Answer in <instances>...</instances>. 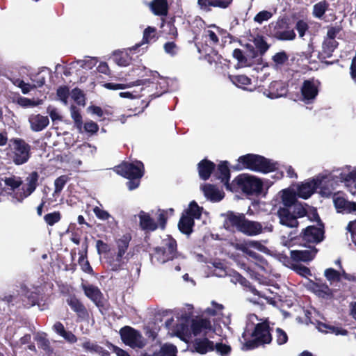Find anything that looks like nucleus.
Returning <instances> with one entry per match:
<instances>
[{
  "label": "nucleus",
  "instance_id": "obj_1",
  "mask_svg": "<svg viewBox=\"0 0 356 356\" xmlns=\"http://www.w3.org/2000/svg\"><path fill=\"white\" fill-rule=\"evenodd\" d=\"M272 221L258 222L250 220L245 218L244 214H236L230 212L227 214V222L235 227L238 231L243 234L254 236L264 233H271L274 227Z\"/></svg>",
  "mask_w": 356,
  "mask_h": 356
},
{
  "label": "nucleus",
  "instance_id": "obj_2",
  "mask_svg": "<svg viewBox=\"0 0 356 356\" xmlns=\"http://www.w3.org/2000/svg\"><path fill=\"white\" fill-rule=\"evenodd\" d=\"M233 168L235 170L249 169L252 171L268 173L277 169V163L259 155L248 154L240 156L238 163L233 166Z\"/></svg>",
  "mask_w": 356,
  "mask_h": 356
},
{
  "label": "nucleus",
  "instance_id": "obj_3",
  "mask_svg": "<svg viewBox=\"0 0 356 356\" xmlns=\"http://www.w3.org/2000/svg\"><path fill=\"white\" fill-rule=\"evenodd\" d=\"M177 242L172 237L168 236L163 239L161 245L155 248L151 254V261L153 264H164L177 257Z\"/></svg>",
  "mask_w": 356,
  "mask_h": 356
},
{
  "label": "nucleus",
  "instance_id": "obj_4",
  "mask_svg": "<svg viewBox=\"0 0 356 356\" xmlns=\"http://www.w3.org/2000/svg\"><path fill=\"white\" fill-rule=\"evenodd\" d=\"M270 326L267 323L262 322L256 324L251 334L252 339H245L244 346L246 350H253L261 346L269 344L272 341Z\"/></svg>",
  "mask_w": 356,
  "mask_h": 356
},
{
  "label": "nucleus",
  "instance_id": "obj_5",
  "mask_svg": "<svg viewBox=\"0 0 356 356\" xmlns=\"http://www.w3.org/2000/svg\"><path fill=\"white\" fill-rule=\"evenodd\" d=\"M230 191L241 190L243 193L254 195L261 193L262 181L254 176L248 174H241L237 176L232 181Z\"/></svg>",
  "mask_w": 356,
  "mask_h": 356
},
{
  "label": "nucleus",
  "instance_id": "obj_6",
  "mask_svg": "<svg viewBox=\"0 0 356 356\" xmlns=\"http://www.w3.org/2000/svg\"><path fill=\"white\" fill-rule=\"evenodd\" d=\"M122 341L130 348L143 349L146 346V340L138 330L125 325L120 330Z\"/></svg>",
  "mask_w": 356,
  "mask_h": 356
},
{
  "label": "nucleus",
  "instance_id": "obj_7",
  "mask_svg": "<svg viewBox=\"0 0 356 356\" xmlns=\"http://www.w3.org/2000/svg\"><path fill=\"white\" fill-rule=\"evenodd\" d=\"M213 275L220 277H227L229 281L241 287L251 288L250 282L238 272L225 268L224 265L220 262H213Z\"/></svg>",
  "mask_w": 356,
  "mask_h": 356
},
{
  "label": "nucleus",
  "instance_id": "obj_8",
  "mask_svg": "<svg viewBox=\"0 0 356 356\" xmlns=\"http://www.w3.org/2000/svg\"><path fill=\"white\" fill-rule=\"evenodd\" d=\"M10 142L13 144V162L17 165L27 163L31 155V145L22 138H13Z\"/></svg>",
  "mask_w": 356,
  "mask_h": 356
},
{
  "label": "nucleus",
  "instance_id": "obj_9",
  "mask_svg": "<svg viewBox=\"0 0 356 356\" xmlns=\"http://www.w3.org/2000/svg\"><path fill=\"white\" fill-rule=\"evenodd\" d=\"M39 174L36 171L30 172L25 178V184L21 192L15 193L12 195L14 203H22L24 200L29 197L39 185Z\"/></svg>",
  "mask_w": 356,
  "mask_h": 356
},
{
  "label": "nucleus",
  "instance_id": "obj_10",
  "mask_svg": "<svg viewBox=\"0 0 356 356\" xmlns=\"http://www.w3.org/2000/svg\"><path fill=\"white\" fill-rule=\"evenodd\" d=\"M117 174L129 179H140L144 174V165L141 161H135L132 163H123L115 168Z\"/></svg>",
  "mask_w": 356,
  "mask_h": 356
},
{
  "label": "nucleus",
  "instance_id": "obj_11",
  "mask_svg": "<svg viewBox=\"0 0 356 356\" xmlns=\"http://www.w3.org/2000/svg\"><path fill=\"white\" fill-rule=\"evenodd\" d=\"M328 176L319 175L315 178L308 179L305 182L298 185L297 188V195L303 199L309 197L316 191V188L323 185V182L328 179Z\"/></svg>",
  "mask_w": 356,
  "mask_h": 356
},
{
  "label": "nucleus",
  "instance_id": "obj_12",
  "mask_svg": "<svg viewBox=\"0 0 356 356\" xmlns=\"http://www.w3.org/2000/svg\"><path fill=\"white\" fill-rule=\"evenodd\" d=\"M61 293L65 298L67 305L76 313L79 318L86 320L89 318L88 309L76 295L72 293L70 291H61Z\"/></svg>",
  "mask_w": 356,
  "mask_h": 356
},
{
  "label": "nucleus",
  "instance_id": "obj_13",
  "mask_svg": "<svg viewBox=\"0 0 356 356\" xmlns=\"http://www.w3.org/2000/svg\"><path fill=\"white\" fill-rule=\"evenodd\" d=\"M319 82L314 79L304 81L301 87L302 100L306 104L312 103L318 93Z\"/></svg>",
  "mask_w": 356,
  "mask_h": 356
},
{
  "label": "nucleus",
  "instance_id": "obj_14",
  "mask_svg": "<svg viewBox=\"0 0 356 356\" xmlns=\"http://www.w3.org/2000/svg\"><path fill=\"white\" fill-rule=\"evenodd\" d=\"M191 328L194 336H197L204 332V336H207L209 332H215L212 327L211 322L209 318L197 317L191 321Z\"/></svg>",
  "mask_w": 356,
  "mask_h": 356
},
{
  "label": "nucleus",
  "instance_id": "obj_15",
  "mask_svg": "<svg viewBox=\"0 0 356 356\" xmlns=\"http://www.w3.org/2000/svg\"><path fill=\"white\" fill-rule=\"evenodd\" d=\"M287 92V87L284 82L275 81L263 90V94L270 99H277L285 96Z\"/></svg>",
  "mask_w": 356,
  "mask_h": 356
},
{
  "label": "nucleus",
  "instance_id": "obj_16",
  "mask_svg": "<svg viewBox=\"0 0 356 356\" xmlns=\"http://www.w3.org/2000/svg\"><path fill=\"white\" fill-rule=\"evenodd\" d=\"M277 215L282 225L290 228H296L298 226V216L293 214L289 208L280 207Z\"/></svg>",
  "mask_w": 356,
  "mask_h": 356
},
{
  "label": "nucleus",
  "instance_id": "obj_17",
  "mask_svg": "<svg viewBox=\"0 0 356 356\" xmlns=\"http://www.w3.org/2000/svg\"><path fill=\"white\" fill-rule=\"evenodd\" d=\"M191 350L201 355L214 350V343L207 336L203 338H195L191 343Z\"/></svg>",
  "mask_w": 356,
  "mask_h": 356
},
{
  "label": "nucleus",
  "instance_id": "obj_18",
  "mask_svg": "<svg viewBox=\"0 0 356 356\" xmlns=\"http://www.w3.org/2000/svg\"><path fill=\"white\" fill-rule=\"evenodd\" d=\"M323 227L322 225L319 227L308 226L303 231V239L309 243H319L323 239Z\"/></svg>",
  "mask_w": 356,
  "mask_h": 356
},
{
  "label": "nucleus",
  "instance_id": "obj_19",
  "mask_svg": "<svg viewBox=\"0 0 356 356\" xmlns=\"http://www.w3.org/2000/svg\"><path fill=\"white\" fill-rule=\"evenodd\" d=\"M29 122L32 131L39 132L44 130L49 125V120L47 116L32 114L29 117Z\"/></svg>",
  "mask_w": 356,
  "mask_h": 356
},
{
  "label": "nucleus",
  "instance_id": "obj_20",
  "mask_svg": "<svg viewBox=\"0 0 356 356\" xmlns=\"http://www.w3.org/2000/svg\"><path fill=\"white\" fill-rule=\"evenodd\" d=\"M154 81L152 79H138L136 81L130 82L127 84H120V83H107L104 84V87L109 90H123L125 88H131L133 86H145L149 87L151 83Z\"/></svg>",
  "mask_w": 356,
  "mask_h": 356
},
{
  "label": "nucleus",
  "instance_id": "obj_21",
  "mask_svg": "<svg viewBox=\"0 0 356 356\" xmlns=\"http://www.w3.org/2000/svg\"><path fill=\"white\" fill-rule=\"evenodd\" d=\"M254 295L257 296V300H253L254 303L257 304H264L261 299H264L266 303H268L272 305H276L278 301H282V297L278 296L277 293H275L273 291H268V294H266L264 291H252Z\"/></svg>",
  "mask_w": 356,
  "mask_h": 356
},
{
  "label": "nucleus",
  "instance_id": "obj_22",
  "mask_svg": "<svg viewBox=\"0 0 356 356\" xmlns=\"http://www.w3.org/2000/svg\"><path fill=\"white\" fill-rule=\"evenodd\" d=\"M317 252V250L314 248H309L306 250H291L290 252L291 259L295 261H303L307 262L312 261L316 254Z\"/></svg>",
  "mask_w": 356,
  "mask_h": 356
},
{
  "label": "nucleus",
  "instance_id": "obj_23",
  "mask_svg": "<svg viewBox=\"0 0 356 356\" xmlns=\"http://www.w3.org/2000/svg\"><path fill=\"white\" fill-rule=\"evenodd\" d=\"M333 201L338 212L348 213L356 211L355 202H349L344 197L338 195L334 197Z\"/></svg>",
  "mask_w": 356,
  "mask_h": 356
},
{
  "label": "nucleus",
  "instance_id": "obj_24",
  "mask_svg": "<svg viewBox=\"0 0 356 356\" xmlns=\"http://www.w3.org/2000/svg\"><path fill=\"white\" fill-rule=\"evenodd\" d=\"M222 33V29L215 25H211L207 29H204L202 36L205 38L206 42H209V45L213 46L218 43L219 35H221Z\"/></svg>",
  "mask_w": 356,
  "mask_h": 356
},
{
  "label": "nucleus",
  "instance_id": "obj_25",
  "mask_svg": "<svg viewBox=\"0 0 356 356\" xmlns=\"http://www.w3.org/2000/svg\"><path fill=\"white\" fill-rule=\"evenodd\" d=\"M283 21H278L275 27L274 36L280 40H293L296 38V34L293 29L281 30L280 28Z\"/></svg>",
  "mask_w": 356,
  "mask_h": 356
},
{
  "label": "nucleus",
  "instance_id": "obj_26",
  "mask_svg": "<svg viewBox=\"0 0 356 356\" xmlns=\"http://www.w3.org/2000/svg\"><path fill=\"white\" fill-rule=\"evenodd\" d=\"M204 195L211 201L218 202L223 197L222 193L216 186L207 184L202 186Z\"/></svg>",
  "mask_w": 356,
  "mask_h": 356
},
{
  "label": "nucleus",
  "instance_id": "obj_27",
  "mask_svg": "<svg viewBox=\"0 0 356 356\" xmlns=\"http://www.w3.org/2000/svg\"><path fill=\"white\" fill-rule=\"evenodd\" d=\"M85 295L99 309H105L108 300L101 291H84Z\"/></svg>",
  "mask_w": 356,
  "mask_h": 356
},
{
  "label": "nucleus",
  "instance_id": "obj_28",
  "mask_svg": "<svg viewBox=\"0 0 356 356\" xmlns=\"http://www.w3.org/2000/svg\"><path fill=\"white\" fill-rule=\"evenodd\" d=\"M215 164L207 159L201 161L198 163V172L200 177L203 180H207L212 171L214 170Z\"/></svg>",
  "mask_w": 356,
  "mask_h": 356
},
{
  "label": "nucleus",
  "instance_id": "obj_29",
  "mask_svg": "<svg viewBox=\"0 0 356 356\" xmlns=\"http://www.w3.org/2000/svg\"><path fill=\"white\" fill-rule=\"evenodd\" d=\"M139 218L140 225L143 230L152 232L157 229V223L150 217L149 213L141 211Z\"/></svg>",
  "mask_w": 356,
  "mask_h": 356
},
{
  "label": "nucleus",
  "instance_id": "obj_30",
  "mask_svg": "<svg viewBox=\"0 0 356 356\" xmlns=\"http://www.w3.org/2000/svg\"><path fill=\"white\" fill-rule=\"evenodd\" d=\"M38 346L42 349L47 356H52L54 353V348L51 346L49 340L47 338L46 333H42L35 337Z\"/></svg>",
  "mask_w": 356,
  "mask_h": 356
},
{
  "label": "nucleus",
  "instance_id": "obj_31",
  "mask_svg": "<svg viewBox=\"0 0 356 356\" xmlns=\"http://www.w3.org/2000/svg\"><path fill=\"white\" fill-rule=\"evenodd\" d=\"M337 45L338 42L336 40L325 38L322 44V50L318 54L319 58L321 59H325L331 57Z\"/></svg>",
  "mask_w": 356,
  "mask_h": 356
},
{
  "label": "nucleus",
  "instance_id": "obj_32",
  "mask_svg": "<svg viewBox=\"0 0 356 356\" xmlns=\"http://www.w3.org/2000/svg\"><path fill=\"white\" fill-rule=\"evenodd\" d=\"M228 163L227 161L221 162L218 167V177L221 179V181L224 183L227 189L230 190V187L232 186V183L229 184V180L230 178L229 169L228 168Z\"/></svg>",
  "mask_w": 356,
  "mask_h": 356
},
{
  "label": "nucleus",
  "instance_id": "obj_33",
  "mask_svg": "<svg viewBox=\"0 0 356 356\" xmlns=\"http://www.w3.org/2000/svg\"><path fill=\"white\" fill-rule=\"evenodd\" d=\"M193 218L189 216L188 215H185L184 213H183L178 224L179 230L186 235H190L193 232Z\"/></svg>",
  "mask_w": 356,
  "mask_h": 356
},
{
  "label": "nucleus",
  "instance_id": "obj_34",
  "mask_svg": "<svg viewBox=\"0 0 356 356\" xmlns=\"http://www.w3.org/2000/svg\"><path fill=\"white\" fill-rule=\"evenodd\" d=\"M293 269L297 274L305 277L303 284L307 286V289H314V283L307 279V276L311 275V271L307 267L301 264H294Z\"/></svg>",
  "mask_w": 356,
  "mask_h": 356
},
{
  "label": "nucleus",
  "instance_id": "obj_35",
  "mask_svg": "<svg viewBox=\"0 0 356 356\" xmlns=\"http://www.w3.org/2000/svg\"><path fill=\"white\" fill-rule=\"evenodd\" d=\"M150 7L156 15L165 16L168 14V6L166 0H153Z\"/></svg>",
  "mask_w": 356,
  "mask_h": 356
},
{
  "label": "nucleus",
  "instance_id": "obj_36",
  "mask_svg": "<svg viewBox=\"0 0 356 356\" xmlns=\"http://www.w3.org/2000/svg\"><path fill=\"white\" fill-rule=\"evenodd\" d=\"M318 329L321 332L325 333H334L337 335H346L348 334V331L346 329L339 328L322 322L318 323Z\"/></svg>",
  "mask_w": 356,
  "mask_h": 356
},
{
  "label": "nucleus",
  "instance_id": "obj_37",
  "mask_svg": "<svg viewBox=\"0 0 356 356\" xmlns=\"http://www.w3.org/2000/svg\"><path fill=\"white\" fill-rule=\"evenodd\" d=\"M125 258L124 255L116 252L114 257L108 259V262L111 269L115 271L122 269L125 264Z\"/></svg>",
  "mask_w": 356,
  "mask_h": 356
},
{
  "label": "nucleus",
  "instance_id": "obj_38",
  "mask_svg": "<svg viewBox=\"0 0 356 356\" xmlns=\"http://www.w3.org/2000/svg\"><path fill=\"white\" fill-rule=\"evenodd\" d=\"M218 0H198V4L202 9L207 10L210 6L225 8L229 6V1Z\"/></svg>",
  "mask_w": 356,
  "mask_h": 356
},
{
  "label": "nucleus",
  "instance_id": "obj_39",
  "mask_svg": "<svg viewBox=\"0 0 356 356\" xmlns=\"http://www.w3.org/2000/svg\"><path fill=\"white\" fill-rule=\"evenodd\" d=\"M177 348L173 344L165 343L159 350L155 351L152 356H177Z\"/></svg>",
  "mask_w": 356,
  "mask_h": 356
},
{
  "label": "nucleus",
  "instance_id": "obj_40",
  "mask_svg": "<svg viewBox=\"0 0 356 356\" xmlns=\"http://www.w3.org/2000/svg\"><path fill=\"white\" fill-rule=\"evenodd\" d=\"M131 237L129 234H124L116 241L117 253L124 255L127 252Z\"/></svg>",
  "mask_w": 356,
  "mask_h": 356
},
{
  "label": "nucleus",
  "instance_id": "obj_41",
  "mask_svg": "<svg viewBox=\"0 0 356 356\" xmlns=\"http://www.w3.org/2000/svg\"><path fill=\"white\" fill-rule=\"evenodd\" d=\"M289 56L284 51L276 53L272 58L273 63L272 66L275 69H280L284 65V63L288 60Z\"/></svg>",
  "mask_w": 356,
  "mask_h": 356
},
{
  "label": "nucleus",
  "instance_id": "obj_42",
  "mask_svg": "<svg viewBox=\"0 0 356 356\" xmlns=\"http://www.w3.org/2000/svg\"><path fill=\"white\" fill-rule=\"evenodd\" d=\"M191 332V323L181 322L177 325V336L182 340H185L184 337H190Z\"/></svg>",
  "mask_w": 356,
  "mask_h": 356
},
{
  "label": "nucleus",
  "instance_id": "obj_43",
  "mask_svg": "<svg viewBox=\"0 0 356 356\" xmlns=\"http://www.w3.org/2000/svg\"><path fill=\"white\" fill-rule=\"evenodd\" d=\"M329 7V3L326 1H321L313 6L312 15L314 17L321 19Z\"/></svg>",
  "mask_w": 356,
  "mask_h": 356
},
{
  "label": "nucleus",
  "instance_id": "obj_44",
  "mask_svg": "<svg viewBox=\"0 0 356 356\" xmlns=\"http://www.w3.org/2000/svg\"><path fill=\"white\" fill-rule=\"evenodd\" d=\"M324 275L331 283L342 281V269L338 271L330 268L325 270Z\"/></svg>",
  "mask_w": 356,
  "mask_h": 356
},
{
  "label": "nucleus",
  "instance_id": "obj_45",
  "mask_svg": "<svg viewBox=\"0 0 356 356\" xmlns=\"http://www.w3.org/2000/svg\"><path fill=\"white\" fill-rule=\"evenodd\" d=\"M71 117L74 122L75 127L79 131L82 132L83 122L82 116L79 112V110L75 106H71L70 107Z\"/></svg>",
  "mask_w": 356,
  "mask_h": 356
},
{
  "label": "nucleus",
  "instance_id": "obj_46",
  "mask_svg": "<svg viewBox=\"0 0 356 356\" xmlns=\"http://www.w3.org/2000/svg\"><path fill=\"white\" fill-rule=\"evenodd\" d=\"M68 180L69 177L67 175H61L56 179L54 181L55 188L53 193L54 197L59 195Z\"/></svg>",
  "mask_w": 356,
  "mask_h": 356
},
{
  "label": "nucleus",
  "instance_id": "obj_47",
  "mask_svg": "<svg viewBox=\"0 0 356 356\" xmlns=\"http://www.w3.org/2000/svg\"><path fill=\"white\" fill-rule=\"evenodd\" d=\"M3 180L5 185L9 187L12 191H15L22 184V178L15 175L5 177Z\"/></svg>",
  "mask_w": 356,
  "mask_h": 356
},
{
  "label": "nucleus",
  "instance_id": "obj_48",
  "mask_svg": "<svg viewBox=\"0 0 356 356\" xmlns=\"http://www.w3.org/2000/svg\"><path fill=\"white\" fill-rule=\"evenodd\" d=\"M230 81L236 86L243 88L251 83V79L245 75L229 76Z\"/></svg>",
  "mask_w": 356,
  "mask_h": 356
},
{
  "label": "nucleus",
  "instance_id": "obj_49",
  "mask_svg": "<svg viewBox=\"0 0 356 356\" xmlns=\"http://www.w3.org/2000/svg\"><path fill=\"white\" fill-rule=\"evenodd\" d=\"M233 56L236 58L238 63L241 66H250L252 65V61L249 60L248 58L246 56L245 54L243 53L241 49H236L233 51Z\"/></svg>",
  "mask_w": 356,
  "mask_h": 356
},
{
  "label": "nucleus",
  "instance_id": "obj_50",
  "mask_svg": "<svg viewBox=\"0 0 356 356\" xmlns=\"http://www.w3.org/2000/svg\"><path fill=\"white\" fill-rule=\"evenodd\" d=\"M281 199L282 202L286 207L285 208H289L294 204L296 197L289 190L286 189L282 191Z\"/></svg>",
  "mask_w": 356,
  "mask_h": 356
},
{
  "label": "nucleus",
  "instance_id": "obj_51",
  "mask_svg": "<svg viewBox=\"0 0 356 356\" xmlns=\"http://www.w3.org/2000/svg\"><path fill=\"white\" fill-rule=\"evenodd\" d=\"M253 43L257 48L256 50L258 51L260 54H264L269 48V45L262 36L258 35L255 37L253 40Z\"/></svg>",
  "mask_w": 356,
  "mask_h": 356
},
{
  "label": "nucleus",
  "instance_id": "obj_52",
  "mask_svg": "<svg viewBox=\"0 0 356 356\" xmlns=\"http://www.w3.org/2000/svg\"><path fill=\"white\" fill-rule=\"evenodd\" d=\"M202 213V209L197 205V204L193 201L189 204L188 209L184 213L185 215H188L194 218H200Z\"/></svg>",
  "mask_w": 356,
  "mask_h": 356
},
{
  "label": "nucleus",
  "instance_id": "obj_53",
  "mask_svg": "<svg viewBox=\"0 0 356 356\" xmlns=\"http://www.w3.org/2000/svg\"><path fill=\"white\" fill-rule=\"evenodd\" d=\"M17 103L24 108L35 107L42 104V100H34L24 97H20L17 99Z\"/></svg>",
  "mask_w": 356,
  "mask_h": 356
},
{
  "label": "nucleus",
  "instance_id": "obj_54",
  "mask_svg": "<svg viewBox=\"0 0 356 356\" xmlns=\"http://www.w3.org/2000/svg\"><path fill=\"white\" fill-rule=\"evenodd\" d=\"M156 40V29L148 26L145 29L142 44H147Z\"/></svg>",
  "mask_w": 356,
  "mask_h": 356
},
{
  "label": "nucleus",
  "instance_id": "obj_55",
  "mask_svg": "<svg viewBox=\"0 0 356 356\" xmlns=\"http://www.w3.org/2000/svg\"><path fill=\"white\" fill-rule=\"evenodd\" d=\"M134 71L136 73V75L140 78H143L145 76H152V79H154L156 77L160 76V74L156 71L147 70L145 67L142 68H136L134 70Z\"/></svg>",
  "mask_w": 356,
  "mask_h": 356
},
{
  "label": "nucleus",
  "instance_id": "obj_56",
  "mask_svg": "<svg viewBox=\"0 0 356 356\" xmlns=\"http://www.w3.org/2000/svg\"><path fill=\"white\" fill-rule=\"evenodd\" d=\"M60 219L61 214L59 211L49 213L44 216V220L49 226H53L54 225L59 222Z\"/></svg>",
  "mask_w": 356,
  "mask_h": 356
},
{
  "label": "nucleus",
  "instance_id": "obj_57",
  "mask_svg": "<svg viewBox=\"0 0 356 356\" xmlns=\"http://www.w3.org/2000/svg\"><path fill=\"white\" fill-rule=\"evenodd\" d=\"M295 29L298 31L299 37L302 38L309 30V24L304 19H298L296 23Z\"/></svg>",
  "mask_w": 356,
  "mask_h": 356
},
{
  "label": "nucleus",
  "instance_id": "obj_58",
  "mask_svg": "<svg viewBox=\"0 0 356 356\" xmlns=\"http://www.w3.org/2000/svg\"><path fill=\"white\" fill-rule=\"evenodd\" d=\"M115 62L120 66H127L131 61V58L127 53L115 54L114 57Z\"/></svg>",
  "mask_w": 356,
  "mask_h": 356
},
{
  "label": "nucleus",
  "instance_id": "obj_59",
  "mask_svg": "<svg viewBox=\"0 0 356 356\" xmlns=\"http://www.w3.org/2000/svg\"><path fill=\"white\" fill-rule=\"evenodd\" d=\"M273 13L268 10H262L259 12L254 17L256 23L261 24L264 22L268 21L273 17Z\"/></svg>",
  "mask_w": 356,
  "mask_h": 356
},
{
  "label": "nucleus",
  "instance_id": "obj_60",
  "mask_svg": "<svg viewBox=\"0 0 356 356\" xmlns=\"http://www.w3.org/2000/svg\"><path fill=\"white\" fill-rule=\"evenodd\" d=\"M276 342L278 345L281 346L285 344L288 341V335L286 332L280 327H277L275 330Z\"/></svg>",
  "mask_w": 356,
  "mask_h": 356
},
{
  "label": "nucleus",
  "instance_id": "obj_61",
  "mask_svg": "<svg viewBox=\"0 0 356 356\" xmlns=\"http://www.w3.org/2000/svg\"><path fill=\"white\" fill-rule=\"evenodd\" d=\"M92 211L95 214L96 217L99 220H106L111 218L113 220H114V218L109 214L108 212L101 209L99 207H95Z\"/></svg>",
  "mask_w": 356,
  "mask_h": 356
},
{
  "label": "nucleus",
  "instance_id": "obj_62",
  "mask_svg": "<svg viewBox=\"0 0 356 356\" xmlns=\"http://www.w3.org/2000/svg\"><path fill=\"white\" fill-rule=\"evenodd\" d=\"M243 245L247 246L249 248H252L262 252H266L267 250V248L264 246L263 244H261L260 241H258L250 240Z\"/></svg>",
  "mask_w": 356,
  "mask_h": 356
},
{
  "label": "nucleus",
  "instance_id": "obj_63",
  "mask_svg": "<svg viewBox=\"0 0 356 356\" xmlns=\"http://www.w3.org/2000/svg\"><path fill=\"white\" fill-rule=\"evenodd\" d=\"M214 350H216L220 355L226 356L230 353L232 349L229 345L217 343L216 345L214 344Z\"/></svg>",
  "mask_w": 356,
  "mask_h": 356
},
{
  "label": "nucleus",
  "instance_id": "obj_64",
  "mask_svg": "<svg viewBox=\"0 0 356 356\" xmlns=\"http://www.w3.org/2000/svg\"><path fill=\"white\" fill-rule=\"evenodd\" d=\"M106 345L109 349L115 353L117 356H131L127 351L118 347L108 341L106 342Z\"/></svg>",
  "mask_w": 356,
  "mask_h": 356
}]
</instances>
